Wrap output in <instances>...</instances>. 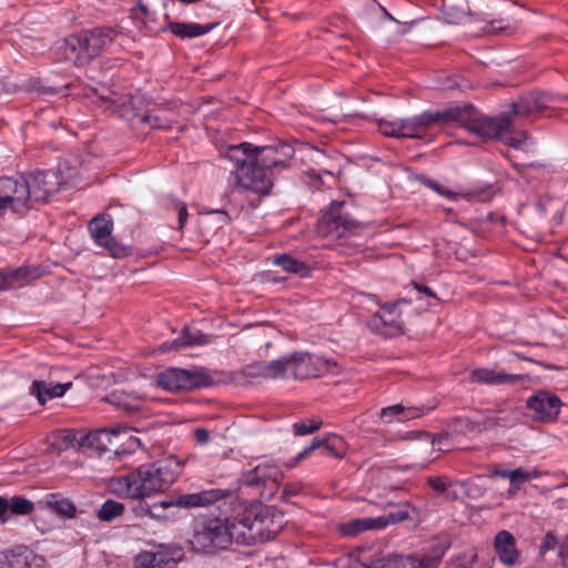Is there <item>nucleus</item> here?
Segmentation results:
<instances>
[{
	"label": "nucleus",
	"instance_id": "nucleus-17",
	"mask_svg": "<svg viewBox=\"0 0 568 568\" xmlns=\"http://www.w3.org/2000/svg\"><path fill=\"white\" fill-rule=\"evenodd\" d=\"M0 568H47L45 559L31 550L19 547L0 557Z\"/></svg>",
	"mask_w": 568,
	"mask_h": 568
},
{
	"label": "nucleus",
	"instance_id": "nucleus-27",
	"mask_svg": "<svg viewBox=\"0 0 568 568\" xmlns=\"http://www.w3.org/2000/svg\"><path fill=\"white\" fill-rule=\"evenodd\" d=\"M146 398H149L148 394L129 393L119 389L109 395L111 404L126 412L139 410Z\"/></svg>",
	"mask_w": 568,
	"mask_h": 568
},
{
	"label": "nucleus",
	"instance_id": "nucleus-1",
	"mask_svg": "<svg viewBox=\"0 0 568 568\" xmlns=\"http://www.w3.org/2000/svg\"><path fill=\"white\" fill-rule=\"evenodd\" d=\"M458 123L483 139H498L507 145L528 151L531 146L526 132H514L509 118L480 115L471 105L452 106L437 112H424L409 119L381 120L378 130L397 139H424L434 123Z\"/></svg>",
	"mask_w": 568,
	"mask_h": 568
},
{
	"label": "nucleus",
	"instance_id": "nucleus-20",
	"mask_svg": "<svg viewBox=\"0 0 568 568\" xmlns=\"http://www.w3.org/2000/svg\"><path fill=\"white\" fill-rule=\"evenodd\" d=\"M494 549L504 565L513 566L517 562L519 552L516 539L509 531L500 530L496 534Z\"/></svg>",
	"mask_w": 568,
	"mask_h": 568
},
{
	"label": "nucleus",
	"instance_id": "nucleus-5",
	"mask_svg": "<svg viewBox=\"0 0 568 568\" xmlns=\"http://www.w3.org/2000/svg\"><path fill=\"white\" fill-rule=\"evenodd\" d=\"M67 163L59 165L58 172L40 171L30 174L27 180L30 186L31 204L45 201L50 195L54 194L60 186L72 184L77 175V171L72 170L65 173Z\"/></svg>",
	"mask_w": 568,
	"mask_h": 568
},
{
	"label": "nucleus",
	"instance_id": "nucleus-16",
	"mask_svg": "<svg viewBox=\"0 0 568 568\" xmlns=\"http://www.w3.org/2000/svg\"><path fill=\"white\" fill-rule=\"evenodd\" d=\"M397 311V304H385L372 317L371 324L374 329L386 336H393L403 332L402 321Z\"/></svg>",
	"mask_w": 568,
	"mask_h": 568
},
{
	"label": "nucleus",
	"instance_id": "nucleus-52",
	"mask_svg": "<svg viewBox=\"0 0 568 568\" xmlns=\"http://www.w3.org/2000/svg\"><path fill=\"white\" fill-rule=\"evenodd\" d=\"M415 287L417 291L425 293L426 295H428L430 297H435V294L427 286L416 284Z\"/></svg>",
	"mask_w": 568,
	"mask_h": 568
},
{
	"label": "nucleus",
	"instance_id": "nucleus-48",
	"mask_svg": "<svg viewBox=\"0 0 568 568\" xmlns=\"http://www.w3.org/2000/svg\"><path fill=\"white\" fill-rule=\"evenodd\" d=\"M9 520V507L8 499L0 497V524H4Z\"/></svg>",
	"mask_w": 568,
	"mask_h": 568
},
{
	"label": "nucleus",
	"instance_id": "nucleus-8",
	"mask_svg": "<svg viewBox=\"0 0 568 568\" xmlns=\"http://www.w3.org/2000/svg\"><path fill=\"white\" fill-rule=\"evenodd\" d=\"M283 479L280 466L272 462H264L253 469L244 473L240 479L242 486L260 489L263 498H271Z\"/></svg>",
	"mask_w": 568,
	"mask_h": 568
},
{
	"label": "nucleus",
	"instance_id": "nucleus-54",
	"mask_svg": "<svg viewBox=\"0 0 568 568\" xmlns=\"http://www.w3.org/2000/svg\"><path fill=\"white\" fill-rule=\"evenodd\" d=\"M284 493L286 495H295L297 493V490L293 487H290V486H286L285 489H284Z\"/></svg>",
	"mask_w": 568,
	"mask_h": 568
},
{
	"label": "nucleus",
	"instance_id": "nucleus-30",
	"mask_svg": "<svg viewBox=\"0 0 568 568\" xmlns=\"http://www.w3.org/2000/svg\"><path fill=\"white\" fill-rule=\"evenodd\" d=\"M214 24H200L195 22H171L168 29L181 39L195 38L206 34Z\"/></svg>",
	"mask_w": 568,
	"mask_h": 568
},
{
	"label": "nucleus",
	"instance_id": "nucleus-22",
	"mask_svg": "<svg viewBox=\"0 0 568 568\" xmlns=\"http://www.w3.org/2000/svg\"><path fill=\"white\" fill-rule=\"evenodd\" d=\"M550 97L546 93L531 92L521 97L513 104V112L519 116H529L532 113L547 108Z\"/></svg>",
	"mask_w": 568,
	"mask_h": 568
},
{
	"label": "nucleus",
	"instance_id": "nucleus-50",
	"mask_svg": "<svg viewBox=\"0 0 568 568\" xmlns=\"http://www.w3.org/2000/svg\"><path fill=\"white\" fill-rule=\"evenodd\" d=\"M143 121L149 123L151 128H164V123L158 115L148 114L143 118Z\"/></svg>",
	"mask_w": 568,
	"mask_h": 568
},
{
	"label": "nucleus",
	"instance_id": "nucleus-42",
	"mask_svg": "<svg viewBox=\"0 0 568 568\" xmlns=\"http://www.w3.org/2000/svg\"><path fill=\"white\" fill-rule=\"evenodd\" d=\"M321 426V422L316 419H310L305 422L295 423L293 425L295 434L298 436H304L317 430Z\"/></svg>",
	"mask_w": 568,
	"mask_h": 568
},
{
	"label": "nucleus",
	"instance_id": "nucleus-51",
	"mask_svg": "<svg viewBox=\"0 0 568 568\" xmlns=\"http://www.w3.org/2000/svg\"><path fill=\"white\" fill-rule=\"evenodd\" d=\"M491 475L510 480L511 470L497 468L491 471Z\"/></svg>",
	"mask_w": 568,
	"mask_h": 568
},
{
	"label": "nucleus",
	"instance_id": "nucleus-36",
	"mask_svg": "<svg viewBox=\"0 0 568 568\" xmlns=\"http://www.w3.org/2000/svg\"><path fill=\"white\" fill-rule=\"evenodd\" d=\"M252 145L250 143H242L237 145H231L227 149L225 156L236 163L237 168L244 164H248L252 160Z\"/></svg>",
	"mask_w": 568,
	"mask_h": 568
},
{
	"label": "nucleus",
	"instance_id": "nucleus-37",
	"mask_svg": "<svg viewBox=\"0 0 568 568\" xmlns=\"http://www.w3.org/2000/svg\"><path fill=\"white\" fill-rule=\"evenodd\" d=\"M540 475V473L536 469H531V470H528V469H524V468H516V469H511V475H510V484H511V488L509 490V494L513 495L517 491V489L519 488V485L526 483V481H530L532 479H536L538 478Z\"/></svg>",
	"mask_w": 568,
	"mask_h": 568
},
{
	"label": "nucleus",
	"instance_id": "nucleus-39",
	"mask_svg": "<svg viewBox=\"0 0 568 568\" xmlns=\"http://www.w3.org/2000/svg\"><path fill=\"white\" fill-rule=\"evenodd\" d=\"M9 514L29 515L34 510V505L30 499L20 496H13L8 499Z\"/></svg>",
	"mask_w": 568,
	"mask_h": 568
},
{
	"label": "nucleus",
	"instance_id": "nucleus-3",
	"mask_svg": "<svg viewBox=\"0 0 568 568\" xmlns=\"http://www.w3.org/2000/svg\"><path fill=\"white\" fill-rule=\"evenodd\" d=\"M181 464L169 458L146 463L108 480L111 494L126 499L143 500L165 493L176 480Z\"/></svg>",
	"mask_w": 568,
	"mask_h": 568
},
{
	"label": "nucleus",
	"instance_id": "nucleus-29",
	"mask_svg": "<svg viewBox=\"0 0 568 568\" xmlns=\"http://www.w3.org/2000/svg\"><path fill=\"white\" fill-rule=\"evenodd\" d=\"M385 523L378 516L357 518L343 524L339 530L344 536H355L366 530L385 528Z\"/></svg>",
	"mask_w": 568,
	"mask_h": 568
},
{
	"label": "nucleus",
	"instance_id": "nucleus-53",
	"mask_svg": "<svg viewBox=\"0 0 568 568\" xmlns=\"http://www.w3.org/2000/svg\"><path fill=\"white\" fill-rule=\"evenodd\" d=\"M559 555H560V558L562 560V565L566 568H568V548L566 550L565 549H560Z\"/></svg>",
	"mask_w": 568,
	"mask_h": 568
},
{
	"label": "nucleus",
	"instance_id": "nucleus-23",
	"mask_svg": "<svg viewBox=\"0 0 568 568\" xmlns=\"http://www.w3.org/2000/svg\"><path fill=\"white\" fill-rule=\"evenodd\" d=\"M473 383L486 384V385H503L514 384L520 381L521 375L507 374L504 371H496L490 368H476L470 373L469 376Z\"/></svg>",
	"mask_w": 568,
	"mask_h": 568
},
{
	"label": "nucleus",
	"instance_id": "nucleus-10",
	"mask_svg": "<svg viewBox=\"0 0 568 568\" xmlns=\"http://www.w3.org/2000/svg\"><path fill=\"white\" fill-rule=\"evenodd\" d=\"M236 186L260 195H266L273 186L271 174L252 161L241 165L236 172Z\"/></svg>",
	"mask_w": 568,
	"mask_h": 568
},
{
	"label": "nucleus",
	"instance_id": "nucleus-15",
	"mask_svg": "<svg viewBox=\"0 0 568 568\" xmlns=\"http://www.w3.org/2000/svg\"><path fill=\"white\" fill-rule=\"evenodd\" d=\"M90 232L94 242L108 248L114 257L125 254V248L119 245L111 236L112 221L109 216H97L90 222Z\"/></svg>",
	"mask_w": 568,
	"mask_h": 568
},
{
	"label": "nucleus",
	"instance_id": "nucleus-12",
	"mask_svg": "<svg viewBox=\"0 0 568 568\" xmlns=\"http://www.w3.org/2000/svg\"><path fill=\"white\" fill-rule=\"evenodd\" d=\"M561 407L558 396L548 392H538L527 399V408L534 420L549 423L557 418Z\"/></svg>",
	"mask_w": 568,
	"mask_h": 568
},
{
	"label": "nucleus",
	"instance_id": "nucleus-46",
	"mask_svg": "<svg viewBox=\"0 0 568 568\" xmlns=\"http://www.w3.org/2000/svg\"><path fill=\"white\" fill-rule=\"evenodd\" d=\"M175 210L178 212L179 226L183 227L187 220V211L185 204L178 202L175 204Z\"/></svg>",
	"mask_w": 568,
	"mask_h": 568
},
{
	"label": "nucleus",
	"instance_id": "nucleus-55",
	"mask_svg": "<svg viewBox=\"0 0 568 568\" xmlns=\"http://www.w3.org/2000/svg\"><path fill=\"white\" fill-rule=\"evenodd\" d=\"M448 22L449 23H458L463 20V14H460L459 17L457 18H447Z\"/></svg>",
	"mask_w": 568,
	"mask_h": 568
},
{
	"label": "nucleus",
	"instance_id": "nucleus-18",
	"mask_svg": "<svg viewBox=\"0 0 568 568\" xmlns=\"http://www.w3.org/2000/svg\"><path fill=\"white\" fill-rule=\"evenodd\" d=\"M95 438L103 450H118L122 445H124V440L129 442V447H132L133 443L139 442L126 426L100 429L97 433Z\"/></svg>",
	"mask_w": 568,
	"mask_h": 568
},
{
	"label": "nucleus",
	"instance_id": "nucleus-9",
	"mask_svg": "<svg viewBox=\"0 0 568 568\" xmlns=\"http://www.w3.org/2000/svg\"><path fill=\"white\" fill-rule=\"evenodd\" d=\"M291 378H315L331 374L335 364L329 359L308 353L296 352L288 356Z\"/></svg>",
	"mask_w": 568,
	"mask_h": 568
},
{
	"label": "nucleus",
	"instance_id": "nucleus-28",
	"mask_svg": "<svg viewBox=\"0 0 568 568\" xmlns=\"http://www.w3.org/2000/svg\"><path fill=\"white\" fill-rule=\"evenodd\" d=\"M425 413L423 407H406L402 404L385 407L381 410V418L386 423L394 420L405 422L416 418Z\"/></svg>",
	"mask_w": 568,
	"mask_h": 568
},
{
	"label": "nucleus",
	"instance_id": "nucleus-32",
	"mask_svg": "<svg viewBox=\"0 0 568 568\" xmlns=\"http://www.w3.org/2000/svg\"><path fill=\"white\" fill-rule=\"evenodd\" d=\"M420 181L425 186H427L428 189H430L438 195H440L449 201L456 202L459 199H465L467 201H470L473 199V194L463 192L459 189L450 187L445 183H440V182L434 181V180L425 178V176L422 178Z\"/></svg>",
	"mask_w": 568,
	"mask_h": 568
},
{
	"label": "nucleus",
	"instance_id": "nucleus-38",
	"mask_svg": "<svg viewBox=\"0 0 568 568\" xmlns=\"http://www.w3.org/2000/svg\"><path fill=\"white\" fill-rule=\"evenodd\" d=\"M124 513V505L115 500H106L98 511V518L101 521H112Z\"/></svg>",
	"mask_w": 568,
	"mask_h": 568
},
{
	"label": "nucleus",
	"instance_id": "nucleus-19",
	"mask_svg": "<svg viewBox=\"0 0 568 568\" xmlns=\"http://www.w3.org/2000/svg\"><path fill=\"white\" fill-rule=\"evenodd\" d=\"M323 447V454L336 458H343L346 453V445L342 437L329 436L325 440L314 439L312 444L305 447L293 463L287 464L288 468L294 467L300 460L306 458L313 450Z\"/></svg>",
	"mask_w": 568,
	"mask_h": 568
},
{
	"label": "nucleus",
	"instance_id": "nucleus-31",
	"mask_svg": "<svg viewBox=\"0 0 568 568\" xmlns=\"http://www.w3.org/2000/svg\"><path fill=\"white\" fill-rule=\"evenodd\" d=\"M273 264L281 267L284 272L296 274L301 277H308L311 275V267L290 254L274 256Z\"/></svg>",
	"mask_w": 568,
	"mask_h": 568
},
{
	"label": "nucleus",
	"instance_id": "nucleus-6",
	"mask_svg": "<svg viewBox=\"0 0 568 568\" xmlns=\"http://www.w3.org/2000/svg\"><path fill=\"white\" fill-rule=\"evenodd\" d=\"M32 207L27 178H0V216L8 211L24 213Z\"/></svg>",
	"mask_w": 568,
	"mask_h": 568
},
{
	"label": "nucleus",
	"instance_id": "nucleus-49",
	"mask_svg": "<svg viewBox=\"0 0 568 568\" xmlns=\"http://www.w3.org/2000/svg\"><path fill=\"white\" fill-rule=\"evenodd\" d=\"M428 483L438 493H444L447 489V484L443 478H429Z\"/></svg>",
	"mask_w": 568,
	"mask_h": 568
},
{
	"label": "nucleus",
	"instance_id": "nucleus-25",
	"mask_svg": "<svg viewBox=\"0 0 568 568\" xmlns=\"http://www.w3.org/2000/svg\"><path fill=\"white\" fill-rule=\"evenodd\" d=\"M322 227L326 235L332 237H343L356 232L359 224L344 215H329L323 220Z\"/></svg>",
	"mask_w": 568,
	"mask_h": 568
},
{
	"label": "nucleus",
	"instance_id": "nucleus-21",
	"mask_svg": "<svg viewBox=\"0 0 568 568\" xmlns=\"http://www.w3.org/2000/svg\"><path fill=\"white\" fill-rule=\"evenodd\" d=\"M251 375L270 379L291 378L288 356L250 367Z\"/></svg>",
	"mask_w": 568,
	"mask_h": 568
},
{
	"label": "nucleus",
	"instance_id": "nucleus-13",
	"mask_svg": "<svg viewBox=\"0 0 568 568\" xmlns=\"http://www.w3.org/2000/svg\"><path fill=\"white\" fill-rule=\"evenodd\" d=\"M294 150L288 144L252 149V162L270 174L272 168L284 166L293 156Z\"/></svg>",
	"mask_w": 568,
	"mask_h": 568
},
{
	"label": "nucleus",
	"instance_id": "nucleus-4",
	"mask_svg": "<svg viewBox=\"0 0 568 568\" xmlns=\"http://www.w3.org/2000/svg\"><path fill=\"white\" fill-rule=\"evenodd\" d=\"M113 41L111 31L94 29L70 34L57 45L62 59L75 65H83L98 57Z\"/></svg>",
	"mask_w": 568,
	"mask_h": 568
},
{
	"label": "nucleus",
	"instance_id": "nucleus-45",
	"mask_svg": "<svg viewBox=\"0 0 568 568\" xmlns=\"http://www.w3.org/2000/svg\"><path fill=\"white\" fill-rule=\"evenodd\" d=\"M557 545V539L554 534L548 532L544 537L540 547H539V554L544 556L549 550H552Z\"/></svg>",
	"mask_w": 568,
	"mask_h": 568
},
{
	"label": "nucleus",
	"instance_id": "nucleus-41",
	"mask_svg": "<svg viewBox=\"0 0 568 568\" xmlns=\"http://www.w3.org/2000/svg\"><path fill=\"white\" fill-rule=\"evenodd\" d=\"M409 505H405L403 508L392 511L386 516H378L382 520L386 521L385 527L392 524L400 523L406 520L409 517Z\"/></svg>",
	"mask_w": 568,
	"mask_h": 568
},
{
	"label": "nucleus",
	"instance_id": "nucleus-44",
	"mask_svg": "<svg viewBox=\"0 0 568 568\" xmlns=\"http://www.w3.org/2000/svg\"><path fill=\"white\" fill-rule=\"evenodd\" d=\"M132 513L136 518H150L151 517H160L159 515L152 511V504L139 503L132 508Z\"/></svg>",
	"mask_w": 568,
	"mask_h": 568
},
{
	"label": "nucleus",
	"instance_id": "nucleus-57",
	"mask_svg": "<svg viewBox=\"0 0 568 568\" xmlns=\"http://www.w3.org/2000/svg\"><path fill=\"white\" fill-rule=\"evenodd\" d=\"M139 9H140L143 13H145V12H146V8H145L143 4H140V6H139Z\"/></svg>",
	"mask_w": 568,
	"mask_h": 568
},
{
	"label": "nucleus",
	"instance_id": "nucleus-24",
	"mask_svg": "<svg viewBox=\"0 0 568 568\" xmlns=\"http://www.w3.org/2000/svg\"><path fill=\"white\" fill-rule=\"evenodd\" d=\"M71 386V382L52 384L43 381H34L31 386V393L38 398L39 403L43 405L53 398L62 397Z\"/></svg>",
	"mask_w": 568,
	"mask_h": 568
},
{
	"label": "nucleus",
	"instance_id": "nucleus-7",
	"mask_svg": "<svg viewBox=\"0 0 568 568\" xmlns=\"http://www.w3.org/2000/svg\"><path fill=\"white\" fill-rule=\"evenodd\" d=\"M226 495V490L223 489H209L200 493L186 494L179 496L176 498H169L165 500L153 503L152 511L159 515L160 517H151V519L159 523H165L171 519V516L166 511L169 508L203 507L224 498Z\"/></svg>",
	"mask_w": 568,
	"mask_h": 568
},
{
	"label": "nucleus",
	"instance_id": "nucleus-26",
	"mask_svg": "<svg viewBox=\"0 0 568 568\" xmlns=\"http://www.w3.org/2000/svg\"><path fill=\"white\" fill-rule=\"evenodd\" d=\"M36 277L37 274L28 267L0 271V292L23 286Z\"/></svg>",
	"mask_w": 568,
	"mask_h": 568
},
{
	"label": "nucleus",
	"instance_id": "nucleus-40",
	"mask_svg": "<svg viewBox=\"0 0 568 568\" xmlns=\"http://www.w3.org/2000/svg\"><path fill=\"white\" fill-rule=\"evenodd\" d=\"M399 440H423L429 446L435 445V439L429 433L420 430H408L398 435Z\"/></svg>",
	"mask_w": 568,
	"mask_h": 568
},
{
	"label": "nucleus",
	"instance_id": "nucleus-43",
	"mask_svg": "<svg viewBox=\"0 0 568 568\" xmlns=\"http://www.w3.org/2000/svg\"><path fill=\"white\" fill-rule=\"evenodd\" d=\"M510 29V24L505 20H496L487 23L483 31L485 33H501L507 32Z\"/></svg>",
	"mask_w": 568,
	"mask_h": 568
},
{
	"label": "nucleus",
	"instance_id": "nucleus-14",
	"mask_svg": "<svg viewBox=\"0 0 568 568\" xmlns=\"http://www.w3.org/2000/svg\"><path fill=\"white\" fill-rule=\"evenodd\" d=\"M156 384L170 392L192 389L200 385L199 376L186 369L168 368L156 377Z\"/></svg>",
	"mask_w": 568,
	"mask_h": 568
},
{
	"label": "nucleus",
	"instance_id": "nucleus-34",
	"mask_svg": "<svg viewBox=\"0 0 568 568\" xmlns=\"http://www.w3.org/2000/svg\"><path fill=\"white\" fill-rule=\"evenodd\" d=\"M205 343H207V337L205 335H203L199 331L186 328L179 339L173 341L172 343H170V345L164 344L163 348L164 351H169L183 346L201 345Z\"/></svg>",
	"mask_w": 568,
	"mask_h": 568
},
{
	"label": "nucleus",
	"instance_id": "nucleus-56",
	"mask_svg": "<svg viewBox=\"0 0 568 568\" xmlns=\"http://www.w3.org/2000/svg\"><path fill=\"white\" fill-rule=\"evenodd\" d=\"M368 298L371 302H373L376 305H379V301L377 300V296L375 295H368Z\"/></svg>",
	"mask_w": 568,
	"mask_h": 568
},
{
	"label": "nucleus",
	"instance_id": "nucleus-35",
	"mask_svg": "<svg viewBox=\"0 0 568 568\" xmlns=\"http://www.w3.org/2000/svg\"><path fill=\"white\" fill-rule=\"evenodd\" d=\"M166 557L161 551H142L135 559V568H163Z\"/></svg>",
	"mask_w": 568,
	"mask_h": 568
},
{
	"label": "nucleus",
	"instance_id": "nucleus-47",
	"mask_svg": "<svg viewBox=\"0 0 568 568\" xmlns=\"http://www.w3.org/2000/svg\"><path fill=\"white\" fill-rule=\"evenodd\" d=\"M194 438L197 444L205 445L210 440V434L205 428H196L194 430Z\"/></svg>",
	"mask_w": 568,
	"mask_h": 568
},
{
	"label": "nucleus",
	"instance_id": "nucleus-2",
	"mask_svg": "<svg viewBox=\"0 0 568 568\" xmlns=\"http://www.w3.org/2000/svg\"><path fill=\"white\" fill-rule=\"evenodd\" d=\"M272 509L262 505L245 507L236 516L226 518H203L196 521L191 539L197 552L215 554L233 542L252 545L270 540L280 529Z\"/></svg>",
	"mask_w": 568,
	"mask_h": 568
},
{
	"label": "nucleus",
	"instance_id": "nucleus-33",
	"mask_svg": "<svg viewBox=\"0 0 568 568\" xmlns=\"http://www.w3.org/2000/svg\"><path fill=\"white\" fill-rule=\"evenodd\" d=\"M45 505L58 515L64 516L67 518L75 517L77 507L69 498H63L58 495H50L45 500Z\"/></svg>",
	"mask_w": 568,
	"mask_h": 568
},
{
	"label": "nucleus",
	"instance_id": "nucleus-11",
	"mask_svg": "<svg viewBox=\"0 0 568 568\" xmlns=\"http://www.w3.org/2000/svg\"><path fill=\"white\" fill-rule=\"evenodd\" d=\"M444 556V549L436 546L420 557L389 556L379 561L381 568H436Z\"/></svg>",
	"mask_w": 568,
	"mask_h": 568
}]
</instances>
